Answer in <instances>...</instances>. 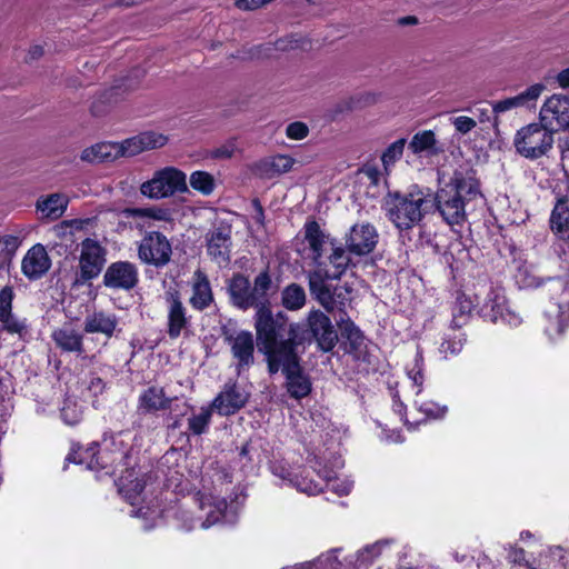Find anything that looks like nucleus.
I'll return each instance as SVG.
<instances>
[{
    "label": "nucleus",
    "instance_id": "nucleus-60",
    "mask_svg": "<svg viewBox=\"0 0 569 569\" xmlns=\"http://www.w3.org/2000/svg\"><path fill=\"white\" fill-rule=\"evenodd\" d=\"M88 220H80V219H74V220H70V221H64L63 224L70 227V228H73L76 230H80L83 228L84 224H88Z\"/></svg>",
    "mask_w": 569,
    "mask_h": 569
},
{
    "label": "nucleus",
    "instance_id": "nucleus-64",
    "mask_svg": "<svg viewBox=\"0 0 569 569\" xmlns=\"http://www.w3.org/2000/svg\"><path fill=\"white\" fill-rule=\"evenodd\" d=\"M522 281V284L526 286V287H536V286H539V281L536 279V278H528V279H523L521 280Z\"/></svg>",
    "mask_w": 569,
    "mask_h": 569
},
{
    "label": "nucleus",
    "instance_id": "nucleus-56",
    "mask_svg": "<svg viewBox=\"0 0 569 569\" xmlns=\"http://www.w3.org/2000/svg\"><path fill=\"white\" fill-rule=\"evenodd\" d=\"M43 47L40 46V44H33L29 48L28 50V53H27V60L28 61H34V60H38L39 58H41L43 56Z\"/></svg>",
    "mask_w": 569,
    "mask_h": 569
},
{
    "label": "nucleus",
    "instance_id": "nucleus-61",
    "mask_svg": "<svg viewBox=\"0 0 569 569\" xmlns=\"http://www.w3.org/2000/svg\"><path fill=\"white\" fill-rule=\"evenodd\" d=\"M393 410L400 416V419L403 420L405 405L398 400L396 396L393 398Z\"/></svg>",
    "mask_w": 569,
    "mask_h": 569
},
{
    "label": "nucleus",
    "instance_id": "nucleus-53",
    "mask_svg": "<svg viewBox=\"0 0 569 569\" xmlns=\"http://www.w3.org/2000/svg\"><path fill=\"white\" fill-rule=\"evenodd\" d=\"M385 546V543L382 542H377L375 545H371V546H368L366 547L361 553H360V558L362 561H369L376 557H378L380 553H381V550H382V547Z\"/></svg>",
    "mask_w": 569,
    "mask_h": 569
},
{
    "label": "nucleus",
    "instance_id": "nucleus-49",
    "mask_svg": "<svg viewBox=\"0 0 569 569\" xmlns=\"http://www.w3.org/2000/svg\"><path fill=\"white\" fill-rule=\"evenodd\" d=\"M13 291L10 287L0 290V319L12 313Z\"/></svg>",
    "mask_w": 569,
    "mask_h": 569
},
{
    "label": "nucleus",
    "instance_id": "nucleus-17",
    "mask_svg": "<svg viewBox=\"0 0 569 569\" xmlns=\"http://www.w3.org/2000/svg\"><path fill=\"white\" fill-rule=\"evenodd\" d=\"M103 283L113 289H132L138 283V269L128 261L113 262L106 270Z\"/></svg>",
    "mask_w": 569,
    "mask_h": 569
},
{
    "label": "nucleus",
    "instance_id": "nucleus-8",
    "mask_svg": "<svg viewBox=\"0 0 569 569\" xmlns=\"http://www.w3.org/2000/svg\"><path fill=\"white\" fill-rule=\"evenodd\" d=\"M553 143L555 133L540 122L523 126L513 138L516 151L529 160L547 156L552 150Z\"/></svg>",
    "mask_w": 569,
    "mask_h": 569
},
{
    "label": "nucleus",
    "instance_id": "nucleus-51",
    "mask_svg": "<svg viewBox=\"0 0 569 569\" xmlns=\"http://www.w3.org/2000/svg\"><path fill=\"white\" fill-rule=\"evenodd\" d=\"M451 123L455 130L461 134H467L477 127L476 120L467 116L455 117L451 119Z\"/></svg>",
    "mask_w": 569,
    "mask_h": 569
},
{
    "label": "nucleus",
    "instance_id": "nucleus-25",
    "mask_svg": "<svg viewBox=\"0 0 569 569\" xmlns=\"http://www.w3.org/2000/svg\"><path fill=\"white\" fill-rule=\"evenodd\" d=\"M120 157H126L123 142H99L81 152V160L89 163H100L104 161H114Z\"/></svg>",
    "mask_w": 569,
    "mask_h": 569
},
{
    "label": "nucleus",
    "instance_id": "nucleus-15",
    "mask_svg": "<svg viewBox=\"0 0 569 569\" xmlns=\"http://www.w3.org/2000/svg\"><path fill=\"white\" fill-rule=\"evenodd\" d=\"M378 242V232L370 223H357L346 234L345 243L348 251L356 256H365L373 251Z\"/></svg>",
    "mask_w": 569,
    "mask_h": 569
},
{
    "label": "nucleus",
    "instance_id": "nucleus-46",
    "mask_svg": "<svg viewBox=\"0 0 569 569\" xmlns=\"http://www.w3.org/2000/svg\"><path fill=\"white\" fill-rule=\"evenodd\" d=\"M406 146V139H399L392 142L381 156V161L386 171H388L396 161H398Z\"/></svg>",
    "mask_w": 569,
    "mask_h": 569
},
{
    "label": "nucleus",
    "instance_id": "nucleus-47",
    "mask_svg": "<svg viewBox=\"0 0 569 569\" xmlns=\"http://www.w3.org/2000/svg\"><path fill=\"white\" fill-rule=\"evenodd\" d=\"M0 322L2 323L3 330L9 333L22 336L27 331L26 321L14 317L12 313L0 319Z\"/></svg>",
    "mask_w": 569,
    "mask_h": 569
},
{
    "label": "nucleus",
    "instance_id": "nucleus-23",
    "mask_svg": "<svg viewBox=\"0 0 569 569\" xmlns=\"http://www.w3.org/2000/svg\"><path fill=\"white\" fill-rule=\"evenodd\" d=\"M126 157H133L141 152L162 148L168 137L156 131H144L122 141Z\"/></svg>",
    "mask_w": 569,
    "mask_h": 569
},
{
    "label": "nucleus",
    "instance_id": "nucleus-36",
    "mask_svg": "<svg viewBox=\"0 0 569 569\" xmlns=\"http://www.w3.org/2000/svg\"><path fill=\"white\" fill-rule=\"evenodd\" d=\"M52 339L63 351L82 352V336L70 326L54 330Z\"/></svg>",
    "mask_w": 569,
    "mask_h": 569
},
{
    "label": "nucleus",
    "instance_id": "nucleus-35",
    "mask_svg": "<svg viewBox=\"0 0 569 569\" xmlns=\"http://www.w3.org/2000/svg\"><path fill=\"white\" fill-rule=\"evenodd\" d=\"M550 226L560 238L569 237V196L557 201L551 212Z\"/></svg>",
    "mask_w": 569,
    "mask_h": 569
},
{
    "label": "nucleus",
    "instance_id": "nucleus-50",
    "mask_svg": "<svg viewBox=\"0 0 569 569\" xmlns=\"http://www.w3.org/2000/svg\"><path fill=\"white\" fill-rule=\"evenodd\" d=\"M286 134L292 140H302L309 134V127L301 121H295L287 126Z\"/></svg>",
    "mask_w": 569,
    "mask_h": 569
},
{
    "label": "nucleus",
    "instance_id": "nucleus-22",
    "mask_svg": "<svg viewBox=\"0 0 569 569\" xmlns=\"http://www.w3.org/2000/svg\"><path fill=\"white\" fill-rule=\"evenodd\" d=\"M248 395L234 385H226L224 389L213 399L211 406L219 415L230 416L240 410L247 402Z\"/></svg>",
    "mask_w": 569,
    "mask_h": 569
},
{
    "label": "nucleus",
    "instance_id": "nucleus-19",
    "mask_svg": "<svg viewBox=\"0 0 569 569\" xmlns=\"http://www.w3.org/2000/svg\"><path fill=\"white\" fill-rule=\"evenodd\" d=\"M166 302L168 335L171 339H177L189 326L187 310L177 292H168Z\"/></svg>",
    "mask_w": 569,
    "mask_h": 569
},
{
    "label": "nucleus",
    "instance_id": "nucleus-7",
    "mask_svg": "<svg viewBox=\"0 0 569 569\" xmlns=\"http://www.w3.org/2000/svg\"><path fill=\"white\" fill-rule=\"evenodd\" d=\"M471 303L475 308H479L481 315L492 322L501 320L512 327H517L521 322L520 316L507 307L505 292L500 288L480 283Z\"/></svg>",
    "mask_w": 569,
    "mask_h": 569
},
{
    "label": "nucleus",
    "instance_id": "nucleus-11",
    "mask_svg": "<svg viewBox=\"0 0 569 569\" xmlns=\"http://www.w3.org/2000/svg\"><path fill=\"white\" fill-rule=\"evenodd\" d=\"M550 300L546 307V333L556 340L569 325V286L560 280H552L549 287Z\"/></svg>",
    "mask_w": 569,
    "mask_h": 569
},
{
    "label": "nucleus",
    "instance_id": "nucleus-6",
    "mask_svg": "<svg viewBox=\"0 0 569 569\" xmlns=\"http://www.w3.org/2000/svg\"><path fill=\"white\" fill-rule=\"evenodd\" d=\"M196 502L201 512L197 519L191 517L189 511H181V529L190 531L196 527L207 529L221 520L232 521L234 511L228 507L227 501L210 490L199 491L196 495Z\"/></svg>",
    "mask_w": 569,
    "mask_h": 569
},
{
    "label": "nucleus",
    "instance_id": "nucleus-63",
    "mask_svg": "<svg viewBox=\"0 0 569 569\" xmlns=\"http://www.w3.org/2000/svg\"><path fill=\"white\" fill-rule=\"evenodd\" d=\"M107 99L109 102H117L119 99H118V89H111L108 93H107Z\"/></svg>",
    "mask_w": 569,
    "mask_h": 569
},
{
    "label": "nucleus",
    "instance_id": "nucleus-16",
    "mask_svg": "<svg viewBox=\"0 0 569 569\" xmlns=\"http://www.w3.org/2000/svg\"><path fill=\"white\" fill-rule=\"evenodd\" d=\"M308 327L319 348L330 351L338 341V335L328 316L319 310L311 311L308 316Z\"/></svg>",
    "mask_w": 569,
    "mask_h": 569
},
{
    "label": "nucleus",
    "instance_id": "nucleus-2",
    "mask_svg": "<svg viewBox=\"0 0 569 569\" xmlns=\"http://www.w3.org/2000/svg\"><path fill=\"white\" fill-rule=\"evenodd\" d=\"M481 197L479 182L470 170H456L450 181L435 197L438 211L450 226L466 220V204Z\"/></svg>",
    "mask_w": 569,
    "mask_h": 569
},
{
    "label": "nucleus",
    "instance_id": "nucleus-38",
    "mask_svg": "<svg viewBox=\"0 0 569 569\" xmlns=\"http://www.w3.org/2000/svg\"><path fill=\"white\" fill-rule=\"evenodd\" d=\"M406 373L408 379L411 381V388L415 397H420L423 391L426 376L423 358L419 351H417L412 362L407 365Z\"/></svg>",
    "mask_w": 569,
    "mask_h": 569
},
{
    "label": "nucleus",
    "instance_id": "nucleus-4",
    "mask_svg": "<svg viewBox=\"0 0 569 569\" xmlns=\"http://www.w3.org/2000/svg\"><path fill=\"white\" fill-rule=\"evenodd\" d=\"M350 254L347 248L343 249L336 242L327 254L332 269H326L322 262L319 263L316 270L309 273L310 291L326 309L331 308L333 302L331 288L328 286L327 280L339 279L346 272L351 262Z\"/></svg>",
    "mask_w": 569,
    "mask_h": 569
},
{
    "label": "nucleus",
    "instance_id": "nucleus-52",
    "mask_svg": "<svg viewBox=\"0 0 569 569\" xmlns=\"http://www.w3.org/2000/svg\"><path fill=\"white\" fill-rule=\"evenodd\" d=\"M237 151V144L234 141H228L227 143L216 148L212 151V157L214 158H221V159H229L234 156Z\"/></svg>",
    "mask_w": 569,
    "mask_h": 569
},
{
    "label": "nucleus",
    "instance_id": "nucleus-33",
    "mask_svg": "<svg viewBox=\"0 0 569 569\" xmlns=\"http://www.w3.org/2000/svg\"><path fill=\"white\" fill-rule=\"evenodd\" d=\"M144 480L139 478V472L128 469L118 479L119 492L131 505H134L144 488Z\"/></svg>",
    "mask_w": 569,
    "mask_h": 569
},
{
    "label": "nucleus",
    "instance_id": "nucleus-41",
    "mask_svg": "<svg viewBox=\"0 0 569 569\" xmlns=\"http://www.w3.org/2000/svg\"><path fill=\"white\" fill-rule=\"evenodd\" d=\"M190 186L203 196H210L216 189V180L207 171H194L190 176Z\"/></svg>",
    "mask_w": 569,
    "mask_h": 569
},
{
    "label": "nucleus",
    "instance_id": "nucleus-28",
    "mask_svg": "<svg viewBox=\"0 0 569 569\" xmlns=\"http://www.w3.org/2000/svg\"><path fill=\"white\" fill-rule=\"evenodd\" d=\"M127 218L139 229L153 227L154 222L169 221L170 212L162 207H148V208H128L124 211Z\"/></svg>",
    "mask_w": 569,
    "mask_h": 569
},
{
    "label": "nucleus",
    "instance_id": "nucleus-39",
    "mask_svg": "<svg viewBox=\"0 0 569 569\" xmlns=\"http://www.w3.org/2000/svg\"><path fill=\"white\" fill-rule=\"evenodd\" d=\"M306 295L303 289L292 283L282 291V305L289 310H298L305 306Z\"/></svg>",
    "mask_w": 569,
    "mask_h": 569
},
{
    "label": "nucleus",
    "instance_id": "nucleus-30",
    "mask_svg": "<svg viewBox=\"0 0 569 569\" xmlns=\"http://www.w3.org/2000/svg\"><path fill=\"white\" fill-rule=\"evenodd\" d=\"M69 199L62 193H51L40 197L37 200L36 208L41 218L49 220L59 219L67 210Z\"/></svg>",
    "mask_w": 569,
    "mask_h": 569
},
{
    "label": "nucleus",
    "instance_id": "nucleus-62",
    "mask_svg": "<svg viewBox=\"0 0 569 569\" xmlns=\"http://www.w3.org/2000/svg\"><path fill=\"white\" fill-rule=\"evenodd\" d=\"M331 560V556H322L320 557L318 560H317V563H319L320 566H323L326 569L329 568V569H335V565L333 562H330L327 565V561Z\"/></svg>",
    "mask_w": 569,
    "mask_h": 569
},
{
    "label": "nucleus",
    "instance_id": "nucleus-45",
    "mask_svg": "<svg viewBox=\"0 0 569 569\" xmlns=\"http://www.w3.org/2000/svg\"><path fill=\"white\" fill-rule=\"evenodd\" d=\"M61 418L66 425H77L82 418V408L73 399L67 398L61 408Z\"/></svg>",
    "mask_w": 569,
    "mask_h": 569
},
{
    "label": "nucleus",
    "instance_id": "nucleus-54",
    "mask_svg": "<svg viewBox=\"0 0 569 569\" xmlns=\"http://www.w3.org/2000/svg\"><path fill=\"white\" fill-rule=\"evenodd\" d=\"M104 389V383L103 381L99 378V377H91L90 378V381L88 382L87 385V390L92 395V396H98L100 395Z\"/></svg>",
    "mask_w": 569,
    "mask_h": 569
},
{
    "label": "nucleus",
    "instance_id": "nucleus-58",
    "mask_svg": "<svg viewBox=\"0 0 569 569\" xmlns=\"http://www.w3.org/2000/svg\"><path fill=\"white\" fill-rule=\"evenodd\" d=\"M556 81L560 88H562V89L569 88V68L561 70L557 74Z\"/></svg>",
    "mask_w": 569,
    "mask_h": 569
},
{
    "label": "nucleus",
    "instance_id": "nucleus-34",
    "mask_svg": "<svg viewBox=\"0 0 569 569\" xmlns=\"http://www.w3.org/2000/svg\"><path fill=\"white\" fill-rule=\"evenodd\" d=\"M170 402L171 399L162 388L150 387L140 395L138 409L142 412H156L169 408Z\"/></svg>",
    "mask_w": 569,
    "mask_h": 569
},
{
    "label": "nucleus",
    "instance_id": "nucleus-31",
    "mask_svg": "<svg viewBox=\"0 0 569 569\" xmlns=\"http://www.w3.org/2000/svg\"><path fill=\"white\" fill-rule=\"evenodd\" d=\"M208 253L218 262H228L230 253V231L217 229L208 234Z\"/></svg>",
    "mask_w": 569,
    "mask_h": 569
},
{
    "label": "nucleus",
    "instance_id": "nucleus-20",
    "mask_svg": "<svg viewBox=\"0 0 569 569\" xmlns=\"http://www.w3.org/2000/svg\"><path fill=\"white\" fill-rule=\"evenodd\" d=\"M226 341L231 348L233 358L238 360L239 369L253 362L254 342L250 331L226 333Z\"/></svg>",
    "mask_w": 569,
    "mask_h": 569
},
{
    "label": "nucleus",
    "instance_id": "nucleus-9",
    "mask_svg": "<svg viewBox=\"0 0 569 569\" xmlns=\"http://www.w3.org/2000/svg\"><path fill=\"white\" fill-rule=\"evenodd\" d=\"M253 293L251 300L243 299V296H238L241 298L246 305H256L257 312L254 318V328L257 335V341L259 342V323L260 321L267 322L270 325L273 331V339L282 337L281 331L283 329L282 318L279 316L278 318H273L270 308L268 307L269 295L273 290L272 280L270 274L267 271L260 272L253 281Z\"/></svg>",
    "mask_w": 569,
    "mask_h": 569
},
{
    "label": "nucleus",
    "instance_id": "nucleus-10",
    "mask_svg": "<svg viewBox=\"0 0 569 569\" xmlns=\"http://www.w3.org/2000/svg\"><path fill=\"white\" fill-rule=\"evenodd\" d=\"M139 190L151 200L170 198L188 190L187 176L176 167H164L156 170L149 180L141 183Z\"/></svg>",
    "mask_w": 569,
    "mask_h": 569
},
{
    "label": "nucleus",
    "instance_id": "nucleus-59",
    "mask_svg": "<svg viewBox=\"0 0 569 569\" xmlns=\"http://www.w3.org/2000/svg\"><path fill=\"white\" fill-rule=\"evenodd\" d=\"M0 246L4 244L6 247H17L19 244V239L16 236L0 237Z\"/></svg>",
    "mask_w": 569,
    "mask_h": 569
},
{
    "label": "nucleus",
    "instance_id": "nucleus-12",
    "mask_svg": "<svg viewBox=\"0 0 569 569\" xmlns=\"http://www.w3.org/2000/svg\"><path fill=\"white\" fill-rule=\"evenodd\" d=\"M539 122L553 133L569 128V97L552 94L542 103L539 111Z\"/></svg>",
    "mask_w": 569,
    "mask_h": 569
},
{
    "label": "nucleus",
    "instance_id": "nucleus-40",
    "mask_svg": "<svg viewBox=\"0 0 569 569\" xmlns=\"http://www.w3.org/2000/svg\"><path fill=\"white\" fill-rule=\"evenodd\" d=\"M465 340L463 333L459 331H451L443 337L439 351L443 355V358L456 356L462 350Z\"/></svg>",
    "mask_w": 569,
    "mask_h": 569
},
{
    "label": "nucleus",
    "instance_id": "nucleus-21",
    "mask_svg": "<svg viewBox=\"0 0 569 569\" xmlns=\"http://www.w3.org/2000/svg\"><path fill=\"white\" fill-rule=\"evenodd\" d=\"M305 238L312 252V259L317 263V267H319V263H322V258L329 253L336 240L323 232L316 221L306 224Z\"/></svg>",
    "mask_w": 569,
    "mask_h": 569
},
{
    "label": "nucleus",
    "instance_id": "nucleus-43",
    "mask_svg": "<svg viewBox=\"0 0 569 569\" xmlns=\"http://www.w3.org/2000/svg\"><path fill=\"white\" fill-rule=\"evenodd\" d=\"M413 406L416 409L425 415L427 418L438 419L445 417L447 413V407L440 406L433 401L425 400L422 395L420 397H416L413 400Z\"/></svg>",
    "mask_w": 569,
    "mask_h": 569
},
{
    "label": "nucleus",
    "instance_id": "nucleus-32",
    "mask_svg": "<svg viewBox=\"0 0 569 569\" xmlns=\"http://www.w3.org/2000/svg\"><path fill=\"white\" fill-rule=\"evenodd\" d=\"M212 301L210 283L206 274L197 270L193 276L192 295L189 299L191 306L197 310L206 309Z\"/></svg>",
    "mask_w": 569,
    "mask_h": 569
},
{
    "label": "nucleus",
    "instance_id": "nucleus-42",
    "mask_svg": "<svg viewBox=\"0 0 569 569\" xmlns=\"http://www.w3.org/2000/svg\"><path fill=\"white\" fill-rule=\"evenodd\" d=\"M295 164V159L290 156L278 154L263 161L267 173H286L289 172Z\"/></svg>",
    "mask_w": 569,
    "mask_h": 569
},
{
    "label": "nucleus",
    "instance_id": "nucleus-26",
    "mask_svg": "<svg viewBox=\"0 0 569 569\" xmlns=\"http://www.w3.org/2000/svg\"><path fill=\"white\" fill-rule=\"evenodd\" d=\"M545 90V86L536 83L528 87L519 94L492 103V112L496 114L505 113L507 111L529 106L537 101Z\"/></svg>",
    "mask_w": 569,
    "mask_h": 569
},
{
    "label": "nucleus",
    "instance_id": "nucleus-24",
    "mask_svg": "<svg viewBox=\"0 0 569 569\" xmlns=\"http://www.w3.org/2000/svg\"><path fill=\"white\" fill-rule=\"evenodd\" d=\"M342 466L343 462L340 457H333L330 462V468L322 466L320 460H317L315 463L316 471L318 476L326 482V487L339 496L348 495L352 488V481L347 479L340 480L337 477V471L340 470Z\"/></svg>",
    "mask_w": 569,
    "mask_h": 569
},
{
    "label": "nucleus",
    "instance_id": "nucleus-57",
    "mask_svg": "<svg viewBox=\"0 0 569 569\" xmlns=\"http://www.w3.org/2000/svg\"><path fill=\"white\" fill-rule=\"evenodd\" d=\"M132 516L143 519H156V517L159 516V512L156 510H151L150 508H139L132 511Z\"/></svg>",
    "mask_w": 569,
    "mask_h": 569
},
{
    "label": "nucleus",
    "instance_id": "nucleus-13",
    "mask_svg": "<svg viewBox=\"0 0 569 569\" xmlns=\"http://www.w3.org/2000/svg\"><path fill=\"white\" fill-rule=\"evenodd\" d=\"M138 256L141 261L148 264L162 267L170 261L171 244L163 234L149 232L139 244Z\"/></svg>",
    "mask_w": 569,
    "mask_h": 569
},
{
    "label": "nucleus",
    "instance_id": "nucleus-48",
    "mask_svg": "<svg viewBox=\"0 0 569 569\" xmlns=\"http://www.w3.org/2000/svg\"><path fill=\"white\" fill-rule=\"evenodd\" d=\"M295 487L307 495H317L323 490V486L319 482L313 481L312 479H307L305 477L296 478L293 480Z\"/></svg>",
    "mask_w": 569,
    "mask_h": 569
},
{
    "label": "nucleus",
    "instance_id": "nucleus-5",
    "mask_svg": "<svg viewBox=\"0 0 569 569\" xmlns=\"http://www.w3.org/2000/svg\"><path fill=\"white\" fill-rule=\"evenodd\" d=\"M387 206L389 219L398 229L406 230L418 224L433 207V202L422 190H415L391 196Z\"/></svg>",
    "mask_w": 569,
    "mask_h": 569
},
{
    "label": "nucleus",
    "instance_id": "nucleus-44",
    "mask_svg": "<svg viewBox=\"0 0 569 569\" xmlns=\"http://www.w3.org/2000/svg\"><path fill=\"white\" fill-rule=\"evenodd\" d=\"M212 410V406L201 408L199 413L189 418V430L193 435H201L206 431L211 420Z\"/></svg>",
    "mask_w": 569,
    "mask_h": 569
},
{
    "label": "nucleus",
    "instance_id": "nucleus-55",
    "mask_svg": "<svg viewBox=\"0 0 569 569\" xmlns=\"http://www.w3.org/2000/svg\"><path fill=\"white\" fill-rule=\"evenodd\" d=\"M331 295L333 297L332 305H335L337 299L339 300L340 303H345V301L349 299L350 289L348 287L335 288L333 291L331 290ZM332 309H333V306H331V308H329L328 310H332Z\"/></svg>",
    "mask_w": 569,
    "mask_h": 569
},
{
    "label": "nucleus",
    "instance_id": "nucleus-29",
    "mask_svg": "<svg viewBox=\"0 0 569 569\" xmlns=\"http://www.w3.org/2000/svg\"><path fill=\"white\" fill-rule=\"evenodd\" d=\"M118 319L114 315L104 311H94L84 320V331L88 333H101L111 338L117 329Z\"/></svg>",
    "mask_w": 569,
    "mask_h": 569
},
{
    "label": "nucleus",
    "instance_id": "nucleus-1",
    "mask_svg": "<svg viewBox=\"0 0 569 569\" xmlns=\"http://www.w3.org/2000/svg\"><path fill=\"white\" fill-rule=\"evenodd\" d=\"M258 348L267 357L269 371L278 372L282 369L287 379V390L296 399L303 398L311 391L309 379L301 372L295 346L300 343L298 323L289 326L288 338L273 339V331L267 322L260 321Z\"/></svg>",
    "mask_w": 569,
    "mask_h": 569
},
{
    "label": "nucleus",
    "instance_id": "nucleus-18",
    "mask_svg": "<svg viewBox=\"0 0 569 569\" xmlns=\"http://www.w3.org/2000/svg\"><path fill=\"white\" fill-rule=\"evenodd\" d=\"M51 267V260L41 243L32 246L21 261V271L30 280L41 278Z\"/></svg>",
    "mask_w": 569,
    "mask_h": 569
},
{
    "label": "nucleus",
    "instance_id": "nucleus-3",
    "mask_svg": "<svg viewBox=\"0 0 569 569\" xmlns=\"http://www.w3.org/2000/svg\"><path fill=\"white\" fill-rule=\"evenodd\" d=\"M129 435L117 433L106 435L100 443V450L97 451L96 445L87 449H80L69 453L67 461L74 463H84L90 470L106 469L108 473L116 472L117 468L123 466L128 458Z\"/></svg>",
    "mask_w": 569,
    "mask_h": 569
},
{
    "label": "nucleus",
    "instance_id": "nucleus-27",
    "mask_svg": "<svg viewBox=\"0 0 569 569\" xmlns=\"http://www.w3.org/2000/svg\"><path fill=\"white\" fill-rule=\"evenodd\" d=\"M409 150L419 157H436L443 152V146L433 130H421L415 133L408 144Z\"/></svg>",
    "mask_w": 569,
    "mask_h": 569
},
{
    "label": "nucleus",
    "instance_id": "nucleus-14",
    "mask_svg": "<svg viewBox=\"0 0 569 569\" xmlns=\"http://www.w3.org/2000/svg\"><path fill=\"white\" fill-rule=\"evenodd\" d=\"M106 262V250L93 239H84L81 242L79 267L81 278L90 280L99 276Z\"/></svg>",
    "mask_w": 569,
    "mask_h": 569
},
{
    "label": "nucleus",
    "instance_id": "nucleus-37",
    "mask_svg": "<svg viewBox=\"0 0 569 569\" xmlns=\"http://www.w3.org/2000/svg\"><path fill=\"white\" fill-rule=\"evenodd\" d=\"M229 292L232 299V302L234 306H237L240 309H249L251 307H256V305H246L241 300V298L238 296H243V299L248 297L249 300H251L252 293H253V287L249 282L248 278H246L242 274H236L232 277L230 283H229Z\"/></svg>",
    "mask_w": 569,
    "mask_h": 569
}]
</instances>
